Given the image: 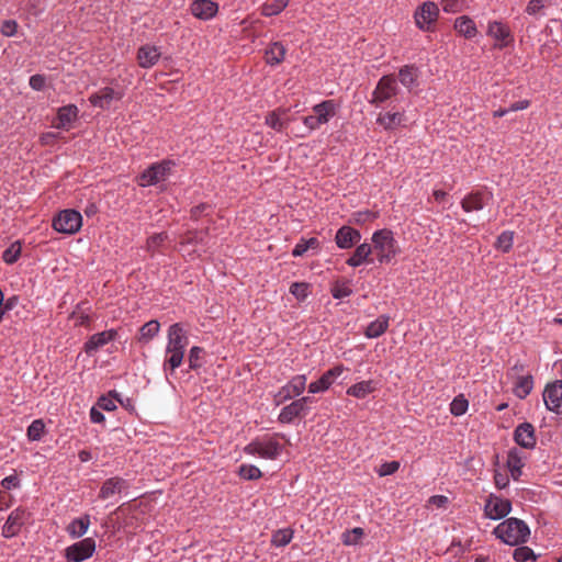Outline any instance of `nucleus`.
I'll list each match as a JSON object with an SVG mask.
<instances>
[{
    "mask_svg": "<svg viewBox=\"0 0 562 562\" xmlns=\"http://www.w3.org/2000/svg\"><path fill=\"white\" fill-rule=\"evenodd\" d=\"M513 244H514V232L504 231L497 237L495 246L497 249L502 250L503 252H508L512 249Z\"/></svg>",
    "mask_w": 562,
    "mask_h": 562,
    "instance_id": "50",
    "label": "nucleus"
},
{
    "mask_svg": "<svg viewBox=\"0 0 562 562\" xmlns=\"http://www.w3.org/2000/svg\"><path fill=\"white\" fill-rule=\"evenodd\" d=\"M306 387V375L297 374L293 376L285 385H283L276 394L277 405L291 398L300 396Z\"/></svg>",
    "mask_w": 562,
    "mask_h": 562,
    "instance_id": "11",
    "label": "nucleus"
},
{
    "mask_svg": "<svg viewBox=\"0 0 562 562\" xmlns=\"http://www.w3.org/2000/svg\"><path fill=\"white\" fill-rule=\"evenodd\" d=\"M513 559L516 562H527L529 560H536L537 555L533 550L526 546H518L513 553Z\"/></svg>",
    "mask_w": 562,
    "mask_h": 562,
    "instance_id": "52",
    "label": "nucleus"
},
{
    "mask_svg": "<svg viewBox=\"0 0 562 562\" xmlns=\"http://www.w3.org/2000/svg\"><path fill=\"white\" fill-rule=\"evenodd\" d=\"M372 251L375 252L380 263H389L398 254L397 241L392 231L387 228L378 229L372 235Z\"/></svg>",
    "mask_w": 562,
    "mask_h": 562,
    "instance_id": "3",
    "label": "nucleus"
},
{
    "mask_svg": "<svg viewBox=\"0 0 562 562\" xmlns=\"http://www.w3.org/2000/svg\"><path fill=\"white\" fill-rule=\"evenodd\" d=\"M551 4V0H530L525 12L528 15L540 18L544 15L543 10Z\"/></svg>",
    "mask_w": 562,
    "mask_h": 562,
    "instance_id": "42",
    "label": "nucleus"
},
{
    "mask_svg": "<svg viewBox=\"0 0 562 562\" xmlns=\"http://www.w3.org/2000/svg\"><path fill=\"white\" fill-rule=\"evenodd\" d=\"M167 239L168 235L165 232L151 235L147 238V250L153 254L159 251Z\"/></svg>",
    "mask_w": 562,
    "mask_h": 562,
    "instance_id": "48",
    "label": "nucleus"
},
{
    "mask_svg": "<svg viewBox=\"0 0 562 562\" xmlns=\"http://www.w3.org/2000/svg\"><path fill=\"white\" fill-rule=\"evenodd\" d=\"M117 337L116 329H108L101 333L93 334L88 338L83 345V350L88 356L94 355L100 348L113 341Z\"/></svg>",
    "mask_w": 562,
    "mask_h": 562,
    "instance_id": "21",
    "label": "nucleus"
},
{
    "mask_svg": "<svg viewBox=\"0 0 562 562\" xmlns=\"http://www.w3.org/2000/svg\"><path fill=\"white\" fill-rule=\"evenodd\" d=\"M209 244V229H193L188 231L180 240V250L187 251V248L193 246V254H196L199 257L206 252Z\"/></svg>",
    "mask_w": 562,
    "mask_h": 562,
    "instance_id": "10",
    "label": "nucleus"
},
{
    "mask_svg": "<svg viewBox=\"0 0 562 562\" xmlns=\"http://www.w3.org/2000/svg\"><path fill=\"white\" fill-rule=\"evenodd\" d=\"M293 538V530L290 528L279 529L271 537L272 546L277 548L285 547Z\"/></svg>",
    "mask_w": 562,
    "mask_h": 562,
    "instance_id": "41",
    "label": "nucleus"
},
{
    "mask_svg": "<svg viewBox=\"0 0 562 562\" xmlns=\"http://www.w3.org/2000/svg\"><path fill=\"white\" fill-rule=\"evenodd\" d=\"M389 325L390 316L385 314L380 315L376 319L367 326L364 335L367 338H378L387 330Z\"/></svg>",
    "mask_w": 562,
    "mask_h": 562,
    "instance_id": "32",
    "label": "nucleus"
},
{
    "mask_svg": "<svg viewBox=\"0 0 562 562\" xmlns=\"http://www.w3.org/2000/svg\"><path fill=\"white\" fill-rule=\"evenodd\" d=\"M90 420L94 424H101L105 420L103 413L97 407L90 409Z\"/></svg>",
    "mask_w": 562,
    "mask_h": 562,
    "instance_id": "64",
    "label": "nucleus"
},
{
    "mask_svg": "<svg viewBox=\"0 0 562 562\" xmlns=\"http://www.w3.org/2000/svg\"><path fill=\"white\" fill-rule=\"evenodd\" d=\"M238 475L247 481H255L262 476L260 469L254 464H241L238 468Z\"/></svg>",
    "mask_w": 562,
    "mask_h": 562,
    "instance_id": "47",
    "label": "nucleus"
},
{
    "mask_svg": "<svg viewBox=\"0 0 562 562\" xmlns=\"http://www.w3.org/2000/svg\"><path fill=\"white\" fill-rule=\"evenodd\" d=\"M188 344L189 338L183 326L179 323L172 324L168 329L166 358L162 364L166 373H173L181 366Z\"/></svg>",
    "mask_w": 562,
    "mask_h": 562,
    "instance_id": "1",
    "label": "nucleus"
},
{
    "mask_svg": "<svg viewBox=\"0 0 562 562\" xmlns=\"http://www.w3.org/2000/svg\"><path fill=\"white\" fill-rule=\"evenodd\" d=\"M546 408L552 413H562V380L548 383L542 393Z\"/></svg>",
    "mask_w": 562,
    "mask_h": 562,
    "instance_id": "14",
    "label": "nucleus"
},
{
    "mask_svg": "<svg viewBox=\"0 0 562 562\" xmlns=\"http://www.w3.org/2000/svg\"><path fill=\"white\" fill-rule=\"evenodd\" d=\"M453 27L460 35L464 36L465 38H473L477 33L474 21L468 15L457 18Z\"/></svg>",
    "mask_w": 562,
    "mask_h": 562,
    "instance_id": "35",
    "label": "nucleus"
},
{
    "mask_svg": "<svg viewBox=\"0 0 562 562\" xmlns=\"http://www.w3.org/2000/svg\"><path fill=\"white\" fill-rule=\"evenodd\" d=\"M114 400L121 402L120 394L116 391H110L108 395H102L98 398L97 405L100 409L112 412L116 409Z\"/></svg>",
    "mask_w": 562,
    "mask_h": 562,
    "instance_id": "45",
    "label": "nucleus"
},
{
    "mask_svg": "<svg viewBox=\"0 0 562 562\" xmlns=\"http://www.w3.org/2000/svg\"><path fill=\"white\" fill-rule=\"evenodd\" d=\"M439 8L435 2H424L414 15L417 27L423 31H429L430 25L437 20Z\"/></svg>",
    "mask_w": 562,
    "mask_h": 562,
    "instance_id": "16",
    "label": "nucleus"
},
{
    "mask_svg": "<svg viewBox=\"0 0 562 562\" xmlns=\"http://www.w3.org/2000/svg\"><path fill=\"white\" fill-rule=\"evenodd\" d=\"M330 293L334 299L342 300L350 296L352 294V290L348 281L337 280L333 283Z\"/></svg>",
    "mask_w": 562,
    "mask_h": 562,
    "instance_id": "44",
    "label": "nucleus"
},
{
    "mask_svg": "<svg viewBox=\"0 0 562 562\" xmlns=\"http://www.w3.org/2000/svg\"><path fill=\"white\" fill-rule=\"evenodd\" d=\"M29 516L30 514L23 507H18L12 510L1 528L2 537L10 539L19 535Z\"/></svg>",
    "mask_w": 562,
    "mask_h": 562,
    "instance_id": "13",
    "label": "nucleus"
},
{
    "mask_svg": "<svg viewBox=\"0 0 562 562\" xmlns=\"http://www.w3.org/2000/svg\"><path fill=\"white\" fill-rule=\"evenodd\" d=\"M404 121V113L398 111L379 113L376 117V124L387 132L396 130L398 126L403 125Z\"/></svg>",
    "mask_w": 562,
    "mask_h": 562,
    "instance_id": "27",
    "label": "nucleus"
},
{
    "mask_svg": "<svg viewBox=\"0 0 562 562\" xmlns=\"http://www.w3.org/2000/svg\"><path fill=\"white\" fill-rule=\"evenodd\" d=\"M306 413L303 411L301 403L295 400L290 404L285 405L279 416L278 422L280 424H292L296 418L305 417Z\"/></svg>",
    "mask_w": 562,
    "mask_h": 562,
    "instance_id": "28",
    "label": "nucleus"
},
{
    "mask_svg": "<svg viewBox=\"0 0 562 562\" xmlns=\"http://www.w3.org/2000/svg\"><path fill=\"white\" fill-rule=\"evenodd\" d=\"M372 254L371 245L363 243L357 246L352 256H350L346 263L350 267H359L364 262H372L373 259L370 258Z\"/></svg>",
    "mask_w": 562,
    "mask_h": 562,
    "instance_id": "30",
    "label": "nucleus"
},
{
    "mask_svg": "<svg viewBox=\"0 0 562 562\" xmlns=\"http://www.w3.org/2000/svg\"><path fill=\"white\" fill-rule=\"evenodd\" d=\"M160 330V324L156 319H151L145 323L139 329L138 340L140 342H148L151 340Z\"/></svg>",
    "mask_w": 562,
    "mask_h": 562,
    "instance_id": "39",
    "label": "nucleus"
},
{
    "mask_svg": "<svg viewBox=\"0 0 562 562\" xmlns=\"http://www.w3.org/2000/svg\"><path fill=\"white\" fill-rule=\"evenodd\" d=\"M376 215L371 211H360L353 214V218L357 224H364L373 221Z\"/></svg>",
    "mask_w": 562,
    "mask_h": 562,
    "instance_id": "62",
    "label": "nucleus"
},
{
    "mask_svg": "<svg viewBox=\"0 0 562 562\" xmlns=\"http://www.w3.org/2000/svg\"><path fill=\"white\" fill-rule=\"evenodd\" d=\"M45 431L46 427L43 419H34L26 429V437L30 441H40Z\"/></svg>",
    "mask_w": 562,
    "mask_h": 562,
    "instance_id": "40",
    "label": "nucleus"
},
{
    "mask_svg": "<svg viewBox=\"0 0 562 562\" xmlns=\"http://www.w3.org/2000/svg\"><path fill=\"white\" fill-rule=\"evenodd\" d=\"M30 87L35 91H43L46 87V77L44 75H33L29 80Z\"/></svg>",
    "mask_w": 562,
    "mask_h": 562,
    "instance_id": "59",
    "label": "nucleus"
},
{
    "mask_svg": "<svg viewBox=\"0 0 562 562\" xmlns=\"http://www.w3.org/2000/svg\"><path fill=\"white\" fill-rule=\"evenodd\" d=\"M493 200V194L486 190H477L468 193L461 201L464 212H477L483 210Z\"/></svg>",
    "mask_w": 562,
    "mask_h": 562,
    "instance_id": "15",
    "label": "nucleus"
},
{
    "mask_svg": "<svg viewBox=\"0 0 562 562\" xmlns=\"http://www.w3.org/2000/svg\"><path fill=\"white\" fill-rule=\"evenodd\" d=\"M123 98V93L111 87H104L89 97V102L102 110H109L113 101H119Z\"/></svg>",
    "mask_w": 562,
    "mask_h": 562,
    "instance_id": "17",
    "label": "nucleus"
},
{
    "mask_svg": "<svg viewBox=\"0 0 562 562\" xmlns=\"http://www.w3.org/2000/svg\"><path fill=\"white\" fill-rule=\"evenodd\" d=\"M360 239V232L350 226L340 227L335 236L336 245L340 249H349L353 245L358 244Z\"/></svg>",
    "mask_w": 562,
    "mask_h": 562,
    "instance_id": "24",
    "label": "nucleus"
},
{
    "mask_svg": "<svg viewBox=\"0 0 562 562\" xmlns=\"http://www.w3.org/2000/svg\"><path fill=\"white\" fill-rule=\"evenodd\" d=\"M364 531L360 527H355L351 530H346L341 536V541L346 546H355L363 537Z\"/></svg>",
    "mask_w": 562,
    "mask_h": 562,
    "instance_id": "53",
    "label": "nucleus"
},
{
    "mask_svg": "<svg viewBox=\"0 0 562 562\" xmlns=\"http://www.w3.org/2000/svg\"><path fill=\"white\" fill-rule=\"evenodd\" d=\"M321 246L316 237L301 238L292 250L293 257H302L307 250H318Z\"/></svg>",
    "mask_w": 562,
    "mask_h": 562,
    "instance_id": "38",
    "label": "nucleus"
},
{
    "mask_svg": "<svg viewBox=\"0 0 562 562\" xmlns=\"http://www.w3.org/2000/svg\"><path fill=\"white\" fill-rule=\"evenodd\" d=\"M468 407V400L464 397V395L460 394L456 396L450 403V413L453 416H461L467 412Z\"/></svg>",
    "mask_w": 562,
    "mask_h": 562,
    "instance_id": "51",
    "label": "nucleus"
},
{
    "mask_svg": "<svg viewBox=\"0 0 562 562\" xmlns=\"http://www.w3.org/2000/svg\"><path fill=\"white\" fill-rule=\"evenodd\" d=\"M160 57L158 47L151 45H143L138 48L137 59L142 68H150L157 64Z\"/></svg>",
    "mask_w": 562,
    "mask_h": 562,
    "instance_id": "26",
    "label": "nucleus"
},
{
    "mask_svg": "<svg viewBox=\"0 0 562 562\" xmlns=\"http://www.w3.org/2000/svg\"><path fill=\"white\" fill-rule=\"evenodd\" d=\"M18 22L15 20H5L2 22L0 31L3 36L11 37L18 32Z\"/></svg>",
    "mask_w": 562,
    "mask_h": 562,
    "instance_id": "58",
    "label": "nucleus"
},
{
    "mask_svg": "<svg viewBox=\"0 0 562 562\" xmlns=\"http://www.w3.org/2000/svg\"><path fill=\"white\" fill-rule=\"evenodd\" d=\"M90 524V515L85 514L78 518L72 519L66 527V531L70 538L78 539L87 533Z\"/></svg>",
    "mask_w": 562,
    "mask_h": 562,
    "instance_id": "29",
    "label": "nucleus"
},
{
    "mask_svg": "<svg viewBox=\"0 0 562 562\" xmlns=\"http://www.w3.org/2000/svg\"><path fill=\"white\" fill-rule=\"evenodd\" d=\"M290 293L297 300H305L308 295V285L306 283L294 282L290 286Z\"/></svg>",
    "mask_w": 562,
    "mask_h": 562,
    "instance_id": "56",
    "label": "nucleus"
},
{
    "mask_svg": "<svg viewBox=\"0 0 562 562\" xmlns=\"http://www.w3.org/2000/svg\"><path fill=\"white\" fill-rule=\"evenodd\" d=\"M1 486L8 491L19 488L21 486V481L16 474H12L2 479Z\"/></svg>",
    "mask_w": 562,
    "mask_h": 562,
    "instance_id": "60",
    "label": "nucleus"
},
{
    "mask_svg": "<svg viewBox=\"0 0 562 562\" xmlns=\"http://www.w3.org/2000/svg\"><path fill=\"white\" fill-rule=\"evenodd\" d=\"M375 390L376 383L373 380H366L349 386L346 393L349 396L362 400Z\"/></svg>",
    "mask_w": 562,
    "mask_h": 562,
    "instance_id": "34",
    "label": "nucleus"
},
{
    "mask_svg": "<svg viewBox=\"0 0 562 562\" xmlns=\"http://www.w3.org/2000/svg\"><path fill=\"white\" fill-rule=\"evenodd\" d=\"M286 48L281 42H273L266 49V63L270 66H277L284 60Z\"/></svg>",
    "mask_w": 562,
    "mask_h": 562,
    "instance_id": "33",
    "label": "nucleus"
},
{
    "mask_svg": "<svg viewBox=\"0 0 562 562\" xmlns=\"http://www.w3.org/2000/svg\"><path fill=\"white\" fill-rule=\"evenodd\" d=\"M203 353H204L203 348H201L199 346H193L190 349L189 357H188L189 369L198 370V369H200L202 367V364H203V361H202Z\"/></svg>",
    "mask_w": 562,
    "mask_h": 562,
    "instance_id": "49",
    "label": "nucleus"
},
{
    "mask_svg": "<svg viewBox=\"0 0 562 562\" xmlns=\"http://www.w3.org/2000/svg\"><path fill=\"white\" fill-rule=\"evenodd\" d=\"M515 442L525 449H533L537 443L536 429L531 423L519 424L514 430Z\"/></svg>",
    "mask_w": 562,
    "mask_h": 562,
    "instance_id": "19",
    "label": "nucleus"
},
{
    "mask_svg": "<svg viewBox=\"0 0 562 562\" xmlns=\"http://www.w3.org/2000/svg\"><path fill=\"white\" fill-rule=\"evenodd\" d=\"M346 370L342 364H338L327 370L322 374V376L314 382H311L308 385V392L312 394L321 393L327 391L335 379L341 375V373Z\"/></svg>",
    "mask_w": 562,
    "mask_h": 562,
    "instance_id": "18",
    "label": "nucleus"
},
{
    "mask_svg": "<svg viewBox=\"0 0 562 562\" xmlns=\"http://www.w3.org/2000/svg\"><path fill=\"white\" fill-rule=\"evenodd\" d=\"M79 110L75 104H67L60 106L57 111V123L55 127L58 130L68 131L78 117Z\"/></svg>",
    "mask_w": 562,
    "mask_h": 562,
    "instance_id": "25",
    "label": "nucleus"
},
{
    "mask_svg": "<svg viewBox=\"0 0 562 562\" xmlns=\"http://www.w3.org/2000/svg\"><path fill=\"white\" fill-rule=\"evenodd\" d=\"M173 164L170 160H162L159 162L151 164L146 168L139 176V186L150 187L166 180L170 173L171 166Z\"/></svg>",
    "mask_w": 562,
    "mask_h": 562,
    "instance_id": "8",
    "label": "nucleus"
},
{
    "mask_svg": "<svg viewBox=\"0 0 562 562\" xmlns=\"http://www.w3.org/2000/svg\"><path fill=\"white\" fill-rule=\"evenodd\" d=\"M81 214L72 209L63 210L53 218V228L63 234L72 235L81 228Z\"/></svg>",
    "mask_w": 562,
    "mask_h": 562,
    "instance_id": "7",
    "label": "nucleus"
},
{
    "mask_svg": "<svg viewBox=\"0 0 562 562\" xmlns=\"http://www.w3.org/2000/svg\"><path fill=\"white\" fill-rule=\"evenodd\" d=\"M512 510V502L491 494L484 505V514L487 518L498 520L505 518Z\"/></svg>",
    "mask_w": 562,
    "mask_h": 562,
    "instance_id": "12",
    "label": "nucleus"
},
{
    "mask_svg": "<svg viewBox=\"0 0 562 562\" xmlns=\"http://www.w3.org/2000/svg\"><path fill=\"white\" fill-rule=\"evenodd\" d=\"M94 552L95 540L88 537L68 546L64 555L68 562H82L90 559Z\"/></svg>",
    "mask_w": 562,
    "mask_h": 562,
    "instance_id": "9",
    "label": "nucleus"
},
{
    "mask_svg": "<svg viewBox=\"0 0 562 562\" xmlns=\"http://www.w3.org/2000/svg\"><path fill=\"white\" fill-rule=\"evenodd\" d=\"M533 389V378L531 374L518 376L514 384V394L520 398H526Z\"/></svg>",
    "mask_w": 562,
    "mask_h": 562,
    "instance_id": "37",
    "label": "nucleus"
},
{
    "mask_svg": "<svg viewBox=\"0 0 562 562\" xmlns=\"http://www.w3.org/2000/svg\"><path fill=\"white\" fill-rule=\"evenodd\" d=\"M190 11L194 18L207 21L216 15L218 4L212 0H193Z\"/></svg>",
    "mask_w": 562,
    "mask_h": 562,
    "instance_id": "23",
    "label": "nucleus"
},
{
    "mask_svg": "<svg viewBox=\"0 0 562 562\" xmlns=\"http://www.w3.org/2000/svg\"><path fill=\"white\" fill-rule=\"evenodd\" d=\"M397 92L398 87L395 77L393 75L382 76L371 93L369 103L375 108H379L395 97Z\"/></svg>",
    "mask_w": 562,
    "mask_h": 562,
    "instance_id": "6",
    "label": "nucleus"
},
{
    "mask_svg": "<svg viewBox=\"0 0 562 562\" xmlns=\"http://www.w3.org/2000/svg\"><path fill=\"white\" fill-rule=\"evenodd\" d=\"M128 487L130 484L126 480L120 476H112L102 483L98 497L102 501L109 499L121 494Z\"/></svg>",
    "mask_w": 562,
    "mask_h": 562,
    "instance_id": "22",
    "label": "nucleus"
},
{
    "mask_svg": "<svg viewBox=\"0 0 562 562\" xmlns=\"http://www.w3.org/2000/svg\"><path fill=\"white\" fill-rule=\"evenodd\" d=\"M465 0H442V9L448 13H457L464 9Z\"/></svg>",
    "mask_w": 562,
    "mask_h": 562,
    "instance_id": "55",
    "label": "nucleus"
},
{
    "mask_svg": "<svg viewBox=\"0 0 562 562\" xmlns=\"http://www.w3.org/2000/svg\"><path fill=\"white\" fill-rule=\"evenodd\" d=\"M486 34L497 42L498 48L507 47L514 41L509 26L499 21L488 22Z\"/></svg>",
    "mask_w": 562,
    "mask_h": 562,
    "instance_id": "20",
    "label": "nucleus"
},
{
    "mask_svg": "<svg viewBox=\"0 0 562 562\" xmlns=\"http://www.w3.org/2000/svg\"><path fill=\"white\" fill-rule=\"evenodd\" d=\"M418 68L414 65H405L398 71L400 82L407 89L417 85Z\"/></svg>",
    "mask_w": 562,
    "mask_h": 562,
    "instance_id": "36",
    "label": "nucleus"
},
{
    "mask_svg": "<svg viewBox=\"0 0 562 562\" xmlns=\"http://www.w3.org/2000/svg\"><path fill=\"white\" fill-rule=\"evenodd\" d=\"M21 251H22V246H21V243L19 240L12 243L2 254V259L5 263L8 265H13L15 263L20 256H21Z\"/></svg>",
    "mask_w": 562,
    "mask_h": 562,
    "instance_id": "46",
    "label": "nucleus"
},
{
    "mask_svg": "<svg viewBox=\"0 0 562 562\" xmlns=\"http://www.w3.org/2000/svg\"><path fill=\"white\" fill-rule=\"evenodd\" d=\"M266 124L277 132H282L286 127V123L281 120L279 112H269L266 116Z\"/></svg>",
    "mask_w": 562,
    "mask_h": 562,
    "instance_id": "54",
    "label": "nucleus"
},
{
    "mask_svg": "<svg viewBox=\"0 0 562 562\" xmlns=\"http://www.w3.org/2000/svg\"><path fill=\"white\" fill-rule=\"evenodd\" d=\"M289 4V0H271L262 5V15L273 16L282 12Z\"/></svg>",
    "mask_w": 562,
    "mask_h": 562,
    "instance_id": "43",
    "label": "nucleus"
},
{
    "mask_svg": "<svg viewBox=\"0 0 562 562\" xmlns=\"http://www.w3.org/2000/svg\"><path fill=\"white\" fill-rule=\"evenodd\" d=\"M282 445L274 437L256 438L244 447L248 456H257L267 460H276L282 452Z\"/></svg>",
    "mask_w": 562,
    "mask_h": 562,
    "instance_id": "4",
    "label": "nucleus"
},
{
    "mask_svg": "<svg viewBox=\"0 0 562 562\" xmlns=\"http://www.w3.org/2000/svg\"><path fill=\"white\" fill-rule=\"evenodd\" d=\"M494 483L497 488L503 490L506 486H508L509 479H508L507 474L496 471L494 474Z\"/></svg>",
    "mask_w": 562,
    "mask_h": 562,
    "instance_id": "63",
    "label": "nucleus"
},
{
    "mask_svg": "<svg viewBox=\"0 0 562 562\" xmlns=\"http://www.w3.org/2000/svg\"><path fill=\"white\" fill-rule=\"evenodd\" d=\"M209 210H211V205L206 204V203H201L196 206H193L190 211V216L192 220L194 221H198L201 216L203 215H207L209 214Z\"/></svg>",
    "mask_w": 562,
    "mask_h": 562,
    "instance_id": "61",
    "label": "nucleus"
},
{
    "mask_svg": "<svg viewBox=\"0 0 562 562\" xmlns=\"http://www.w3.org/2000/svg\"><path fill=\"white\" fill-rule=\"evenodd\" d=\"M524 465L525 463L520 451L517 448L510 449L507 456V468L515 481L519 480L521 476Z\"/></svg>",
    "mask_w": 562,
    "mask_h": 562,
    "instance_id": "31",
    "label": "nucleus"
},
{
    "mask_svg": "<svg viewBox=\"0 0 562 562\" xmlns=\"http://www.w3.org/2000/svg\"><path fill=\"white\" fill-rule=\"evenodd\" d=\"M398 469V461L384 462L379 467L376 473L379 474V476H386L394 474Z\"/></svg>",
    "mask_w": 562,
    "mask_h": 562,
    "instance_id": "57",
    "label": "nucleus"
},
{
    "mask_svg": "<svg viewBox=\"0 0 562 562\" xmlns=\"http://www.w3.org/2000/svg\"><path fill=\"white\" fill-rule=\"evenodd\" d=\"M493 533L508 546H519L528 541L530 529L524 520L510 517L498 524Z\"/></svg>",
    "mask_w": 562,
    "mask_h": 562,
    "instance_id": "2",
    "label": "nucleus"
},
{
    "mask_svg": "<svg viewBox=\"0 0 562 562\" xmlns=\"http://www.w3.org/2000/svg\"><path fill=\"white\" fill-rule=\"evenodd\" d=\"M313 114L303 117V124L310 130L315 131L322 125L327 124L335 116L337 104L335 100H325L313 106Z\"/></svg>",
    "mask_w": 562,
    "mask_h": 562,
    "instance_id": "5",
    "label": "nucleus"
}]
</instances>
